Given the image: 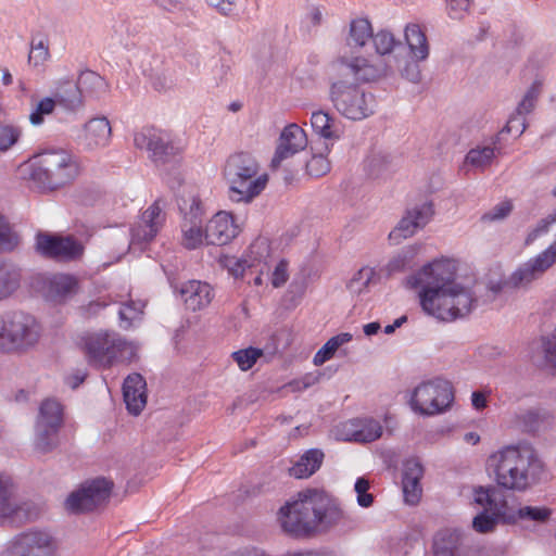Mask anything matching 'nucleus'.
<instances>
[{"label":"nucleus","instance_id":"f8f14e48","mask_svg":"<svg viewBox=\"0 0 556 556\" xmlns=\"http://www.w3.org/2000/svg\"><path fill=\"white\" fill-rule=\"evenodd\" d=\"M456 266L447 258L435 260L414 275L407 278V283L413 288H420L419 293H427L430 290H445L452 286H459L455 282Z\"/></svg>","mask_w":556,"mask_h":556},{"label":"nucleus","instance_id":"412c9836","mask_svg":"<svg viewBox=\"0 0 556 556\" xmlns=\"http://www.w3.org/2000/svg\"><path fill=\"white\" fill-rule=\"evenodd\" d=\"M42 294L46 300L61 304L78 291V279L70 274H53L42 280Z\"/></svg>","mask_w":556,"mask_h":556},{"label":"nucleus","instance_id":"a878e982","mask_svg":"<svg viewBox=\"0 0 556 556\" xmlns=\"http://www.w3.org/2000/svg\"><path fill=\"white\" fill-rule=\"evenodd\" d=\"M175 290L180 294L186 307L193 312L206 307L214 298L213 288L199 280H189L180 288L175 287Z\"/></svg>","mask_w":556,"mask_h":556},{"label":"nucleus","instance_id":"f3484780","mask_svg":"<svg viewBox=\"0 0 556 556\" xmlns=\"http://www.w3.org/2000/svg\"><path fill=\"white\" fill-rule=\"evenodd\" d=\"M37 516L30 503L15 496L14 484L10 477L0 475V518L10 522H24Z\"/></svg>","mask_w":556,"mask_h":556},{"label":"nucleus","instance_id":"a18cd8bd","mask_svg":"<svg viewBox=\"0 0 556 556\" xmlns=\"http://www.w3.org/2000/svg\"><path fill=\"white\" fill-rule=\"evenodd\" d=\"M376 270L372 267L365 266L354 274L346 287L351 293L361 294L367 290L371 283H376Z\"/></svg>","mask_w":556,"mask_h":556},{"label":"nucleus","instance_id":"de8ad7c7","mask_svg":"<svg viewBox=\"0 0 556 556\" xmlns=\"http://www.w3.org/2000/svg\"><path fill=\"white\" fill-rule=\"evenodd\" d=\"M435 556H456L458 547V535L455 533H443L434 540Z\"/></svg>","mask_w":556,"mask_h":556},{"label":"nucleus","instance_id":"e433bc0d","mask_svg":"<svg viewBox=\"0 0 556 556\" xmlns=\"http://www.w3.org/2000/svg\"><path fill=\"white\" fill-rule=\"evenodd\" d=\"M313 130L321 138L327 140H337L341 137L342 130L339 123L327 112H313L311 117Z\"/></svg>","mask_w":556,"mask_h":556},{"label":"nucleus","instance_id":"7ed1b4c3","mask_svg":"<svg viewBox=\"0 0 556 556\" xmlns=\"http://www.w3.org/2000/svg\"><path fill=\"white\" fill-rule=\"evenodd\" d=\"M223 176L228 186V198L236 203H251L266 188L268 175L250 152L230 154L224 165Z\"/></svg>","mask_w":556,"mask_h":556},{"label":"nucleus","instance_id":"338daca9","mask_svg":"<svg viewBox=\"0 0 556 556\" xmlns=\"http://www.w3.org/2000/svg\"><path fill=\"white\" fill-rule=\"evenodd\" d=\"M331 339H329L315 354L313 363L316 366H320L334 355L338 348Z\"/></svg>","mask_w":556,"mask_h":556},{"label":"nucleus","instance_id":"4468645a","mask_svg":"<svg viewBox=\"0 0 556 556\" xmlns=\"http://www.w3.org/2000/svg\"><path fill=\"white\" fill-rule=\"evenodd\" d=\"M112 488L113 483L105 478L86 481L70 494L66 508L73 513L93 510L108 502Z\"/></svg>","mask_w":556,"mask_h":556},{"label":"nucleus","instance_id":"5fc2aeb1","mask_svg":"<svg viewBox=\"0 0 556 556\" xmlns=\"http://www.w3.org/2000/svg\"><path fill=\"white\" fill-rule=\"evenodd\" d=\"M490 510H484L477 515L472 520V528L479 533H488L495 529L497 519L502 518V515H497L494 511L489 514Z\"/></svg>","mask_w":556,"mask_h":556},{"label":"nucleus","instance_id":"dca6fc26","mask_svg":"<svg viewBox=\"0 0 556 556\" xmlns=\"http://www.w3.org/2000/svg\"><path fill=\"white\" fill-rule=\"evenodd\" d=\"M55 549L53 538L40 530L16 535L2 553L4 556H52Z\"/></svg>","mask_w":556,"mask_h":556},{"label":"nucleus","instance_id":"393cba45","mask_svg":"<svg viewBox=\"0 0 556 556\" xmlns=\"http://www.w3.org/2000/svg\"><path fill=\"white\" fill-rule=\"evenodd\" d=\"M382 434V426L372 418H355L342 425V437L345 441L361 443L372 442Z\"/></svg>","mask_w":556,"mask_h":556},{"label":"nucleus","instance_id":"ddd939ff","mask_svg":"<svg viewBox=\"0 0 556 556\" xmlns=\"http://www.w3.org/2000/svg\"><path fill=\"white\" fill-rule=\"evenodd\" d=\"M35 248L41 256L64 263L79 261L85 252L84 244L74 237L48 232L36 235Z\"/></svg>","mask_w":556,"mask_h":556},{"label":"nucleus","instance_id":"b1692460","mask_svg":"<svg viewBox=\"0 0 556 556\" xmlns=\"http://www.w3.org/2000/svg\"><path fill=\"white\" fill-rule=\"evenodd\" d=\"M250 275H255L253 283L255 286L263 285V276L269 277L273 267V257L270 245L266 238H257L250 245Z\"/></svg>","mask_w":556,"mask_h":556},{"label":"nucleus","instance_id":"4d7b16f0","mask_svg":"<svg viewBox=\"0 0 556 556\" xmlns=\"http://www.w3.org/2000/svg\"><path fill=\"white\" fill-rule=\"evenodd\" d=\"M402 485L405 502L409 505L417 504L422 492L420 480L403 479Z\"/></svg>","mask_w":556,"mask_h":556},{"label":"nucleus","instance_id":"0e129e2a","mask_svg":"<svg viewBox=\"0 0 556 556\" xmlns=\"http://www.w3.org/2000/svg\"><path fill=\"white\" fill-rule=\"evenodd\" d=\"M513 205L510 202L505 201L501 202L500 204L495 205L493 208H491L489 212L483 214L482 219L486 222H494V220H501L509 215L511 212Z\"/></svg>","mask_w":556,"mask_h":556},{"label":"nucleus","instance_id":"0eeeda50","mask_svg":"<svg viewBox=\"0 0 556 556\" xmlns=\"http://www.w3.org/2000/svg\"><path fill=\"white\" fill-rule=\"evenodd\" d=\"M78 173L74 156L64 151H48L37 155L31 163V179L42 188L53 190L72 181Z\"/></svg>","mask_w":556,"mask_h":556},{"label":"nucleus","instance_id":"20e7f679","mask_svg":"<svg viewBox=\"0 0 556 556\" xmlns=\"http://www.w3.org/2000/svg\"><path fill=\"white\" fill-rule=\"evenodd\" d=\"M79 345L88 363L109 368L116 363H130L137 357V346L116 332L99 331L81 337Z\"/></svg>","mask_w":556,"mask_h":556},{"label":"nucleus","instance_id":"4be33fe9","mask_svg":"<svg viewBox=\"0 0 556 556\" xmlns=\"http://www.w3.org/2000/svg\"><path fill=\"white\" fill-rule=\"evenodd\" d=\"M239 226L233 216L225 211L217 212L205 226V243L224 245L238 236Z\"/></svg>","mask_w":556,"mask_h":556},{"label":"nucleus","instance_id":"8fccbe9b","mask_svg":"<svg viewBox=\"0 0 556 556\" xmlns=\"http://www.w3.org/2000/svg\"><path fill=\"white\" fill-rule=\"evenodd\" d=\"M144 303L141 301L129 302L124 304L118 312L119 319L123 328H128L131 326V323L136 319H139L141 314L143 313Z\"/></svg>","mask_w":556,"mask_h":556},{"label":"nucleus","instance_id":"79ce46f5","mask_svg":"<svg viewBox=\"0 0 556 556\" xmlns=\"http://www.w3.org/2000/svg\"><path fill=\"white\" fill-rule=\"evenodd\" d=\"M181 244L188 250L200 248L205 242L202 223L181 222Z\"/></svg>","mask_w":556,"mask_h":556},{"label":"nucleus","instance_id":"9d476101","mask_svg":"<svg viewBox=\"0 0 556 556\" xmlns=\"http://www.w3.org/2000/svg\"><path fill=\"white\" fill-rule=\"evenodd\" d=\"M62 424V405L52 399L45 400L39 406L35 424V448L41 453H48L55 448Z\"/></svg>","mask_w":556,"mask_h":556},{"label":"nucleus","instance_id":"6e6552de","mask_svg":"<svg viewBox=\"0 0 556 556\" xmlns=\"http://www.w3.org/2000/svg\"><path fill=\"white\" fill-rule=\"evenodd\" d=\"M330 100L342 116L352 121H362L375 112V97L346 80L340 79L331 85Z\"/></svg>","mask_w":556,"mask_h":556},{"label":"nucleus","instance_id":"a211bd4d","mask_svg":"<svg viewBox=\"0 0 556 556\" xmlns=\"http://www.w3.org/2000/svg\"><path fill=\"white\" fill-rule=\"evenodd\" d=\"M434 215L432 202L426 201L408 207L396 227L390 232L389 238L399 242L414 236L418 230L425 228Z\"/></svg>","mask_w":556,"mask_h":556},{"label":"nucleus","instance_id":"1a4fd4ad","mask_svg":"<svg viewBox=\"0 0 556 556\" xmlns=\"http://www.w3.org/2000/svg\"><path fill=\"white\" fill-rule=\"evenodd\" d=\"M454 401L452 384L443 379L422 381L412 392V409L422 416L446 412Z\"/></svg>","mask_w":556,"mask_h":556},{"label":"nucleus","instance_id":"f257e3e1","mask_svg":"<svg viewBox=\"0 0 556 556\" xmlns=\"http://www.w3.org/2000/svg\"><path fill=\"white\" fill-rule=\"evenodd\" d=\"M283 532L295 538H309L331 529L351 526L352 520L325 492L306 490L278 511Z\"/></svg>","mask_w":556,"mask_h":556},{"label":"nucleus","instance_id":"473e14b6","mask_svg":"<svg viewBox=\"0 0 556 556\" xmlns=\"http://www.w3.org/2000/svg\"><path fill=\"white\" fill-rule=\"evenodd\" d=\"M341 75H352L356 80L369 81L375 79L376 71L368 63V60L362 56L345 58L339 60Z\"/></svg>","mask_w":556,"mask_h":556},{"label":"nucleus","instance_id":"39448f33","mask_svg":"<svg viewBox=\"0 0 556 556\" xmlns=\"http://www.w3.org/2000/svg\"><path fill=\"white\" fill-rule=\"evenodd\" d=\"M41 326L29 313L8 311L0 314V352L21 353L40 340Z\"/></svg>","mask_w":556,"mask_h":556},{"label":"nucleus","instance_id":"13d9d810","mask_svg":"<svg viewBox=\"0 0 556 556\" xmlns=\"http://www.w3.org/2000/svg\"><path fill=\"white\" fill-rule=\"evenodd\" d=\"M251 256H250V250L248 251V254L243 258H228L226 262V266L228 267L229 273L235 277H245L249 275L250 271V263Z\"/></svg>","mask_w":556,"mask_h":556},{"label":"nucleus","instance_id":"6e6d98bb","mask_svg":"<svg viewBox=\"0 0 556 556\" xmlns=\"http://www.w3.org/2000/svg\"><path fill=\"white\" fill-rule=\"evenodd\" d=\"M263 354L262 350L249 348L232 353V358L241 370H249Z\"/></svg>","mask_w":556,"mask_h":556},{"label":"nucleus","instance_id":"7c9ffc66","mask_svg":"<svg viewBox=\"0 0 556 556\" xmlns=\"http://www.w3.org/2000/svg\"><path fill=\"white\" fill-rule=\"evenodd\" d=\"M404 37L409 49L410 59L425 61L429 56V43L419 24L410 23L405 26Z\"/></svg>","mask_w":556,"mask_h":556},{"label":"nucleus","instance_id":"2f4dec72","mask_svg":"<svg viewBox=\"0 0 556 556\" xmlns=\"http://www.w3.org/2000/svg\"><path fill=\"white\" fill-rule=\"evenodd\" d=\"M420 250L421 244L404 247L388 261V263L380 269V274L389 278L395 274L405 271L414 265V260Z\"/></svg>","mask_w":556,"mask_h":556},{"label":"nucleus","instance_id":"4c0bfd02","mask_svg":"<svg viewBox=\"0 0 556 556\" xmlns=\"http://www.w3.org/2000/svg\"><path fill=\"white\" fill-rule=\"evenodd\" d=\"M374 30L368 18L356 17L350 22L346 43L351 48H362L372 38Z\"/></svg>","mask_w":556,"mask_h":556},{"label":"nucleus","instance_id":"052dcab7","mask_svg":"<svg viewBox=\"0 0 556 556\" xmlns=\"http://www.w3.org/2000/svg\"><path fill=\"white\" fill-rule=\"evenodd\" d=\"M556 223V208L547 217L541 219L536 226L528 233L526 244L533 243L539 237L545 235L549 230V226Z\"/></svg>","mask_w":556,"mask_h":556},{"label":"nucleus","instance_id":"58836bf2","mask_svg":"<svg viewBox=\"0 0 556 556\" xmlns=\"http://www.w3.org/2000/svg\"><path fill=\"white\" fill-rule=\"evenodd\" d=\"M552 510L547 507L523 506L515 513L504 514L505 523H516L518 520H532L536 522H545L549 519Z\"/></svg>","mask_w":556,"mask_h":556},{"label":"nucleus","instance_id":"9b49d317","mask_svg":"<svg viewBox=\"0 0 556 556\" xmlns=\"http://www.w3.org/2000/svg\"><path fill=\"white\" fill-rule=\"evenodd\" d=\"M556 263V241L545 251L521 264L506 281L491 283L489 289L498 293L504 287L522 288L540 279Z\"/></svg>","mask_w":556,"mask_h":556},{"label":"nucleus","instance_id":"ea45409f","mask_svg":"<svg viewBox=\"0 0 556 556\" xmlns=\"http://www.w3.org/2000/svg\"><path fill=\"white\" fill-rule=\"evenodd\" d=\"M330 151L328 143H323L321 148L312 147L313 155L306 163V172L309 176L318 178L330 172L331 164L327 159Z\"/></svg>","mask_w":556,"mask_h":556},{"label":"nucleus","instance_id":"c85d7f7f","mask_svg":"<svg viewBox=\"0 0 556 556\" xmlns=\"http://www.w3.org/2000/svg\"><path fill=\"white\" fill-rule=\"evenodd\" d=\"M52 94L58 105L67 112H76L84 105L77 81L68 77H62L54 81Z\"/></svg>","mask_w":556,"mask_h":556},{"label":"nucleus","instance_id":"6ab92c4d","mask_svg":"<svg viewBox=\"0 0 556 556\" xmlns=\"http://www.w3.org/2000/svg\"><path fill=\"white\" fill-rule=\"evenodd\" d=\"M307 146L305 131L296 124H290L281 131L275 154L270 162L273 169H278L282 162L292 157Z\"/></svg>","mask_w":556,"mask_h":556},{"label":"nucleus","instance_id":"37998d69","mask_svg":"<svg viewBox=\"0 0 556 556\" xmlns=\"http://www.w3.org/2000/svg\"><path fill=\"white\" fill-rule=\"evenodd\" d=\"M494 495V489L479 486L473 491V502L484 507L485 510L494 511L495 514H500L504 517V514L507 511V504L506 502H496Z\"/></svg>","mask_w":556,"mask_h":556},{"label":"nucleus","instance_id":"c03bdc74","mask_svg":"<svg viewBox=\"0 0 556 556\" xmlns=\"http://www.w3.org/2000/svg\"><path fill=\"white\" fill-rule=\"evenodd\" d=\"M393 161L387 153L374 152L366 160V170L371 177H382L392 169Z\"/></svg>","mask_w":556,"mask_h":556},{"label":"nucleus","instance_id":"423d86ee","mask_svg":"<svg viewBox=\"0 0 556 556\" xmlns=\"http://www.w3.org/2000/svg\"><path fill=\"white\" fill-rule=\"evenodd\" d=\"M419 301L427 315L442 321L465 317L476 303L471 291L462 285L442 291L430 290L427 293H419Z\"/></svg>","mask_w":556,"mask_h":556},{"label":"nucleus","instance_id":"774afa93","mask_svg":"<svg viewBox=\"0 0 556 556\" xmlns=\"http://www.w3.org/2000/svg\"><path fill=\"white\" fill-rule=\"evenodd\" d=\"M273 287L279 288L283 286L288 278V264L285 260H281L274 268V271L269 275Z\"/></svg>","mask_w":556,"mask_h":556},{"label":"nucleus","instance_id":"c9c22d12","mask_svg":"<svg viewBox=\"0 0 556 556\" xmlns=\"http://www.w3.org/2000/svg\"><path fill=\"white\" fill-rule=\"evenodd\" d=\"M177 205L182 216V222L202 223L205 213L202 201L192 191L184 192L177 198Z\"/></svg>","mask_w":556,"mask_h":556},{"label":"nucleus","instance_id":"2eb2a0df","mask_svg":"<svg viewBox=\"0 0 556 556\" xmlns=\"http://www.w3.org/2000/svg\"><path fill=\"white\" fill-rule=\"evenodd\" d=\"M134 143L138 149L149 152V157L157 166L170 164L174 167L179 163L176 148L161 130L142 128L135 134Z\"/></svg>","mask_w":556,"mask_h":556},{"label":"nucleus","instance_id":"680f3d73","mask_svg":"<svg viewBox=\"0 0 556 556\" xmlns=\"http://www.w3.org/2000/svg\"><path fill=\"white\" fill-rule=\"evenodd\" d=\"M357 493V504L362 507H370L374 503V496L368 493L369 482L365 478H358L354 485Z\"/></svg>","mask_w":556,"mask_h":556},{"label":"nucleus","instance_id":"72a5a7b5","mask_svg":"<svg viewBox=\"0 0 556 556\" xmlns=\"http://www.w3.org/2000/svg\"><path fill=\"white\" fill-rule=\"evenodd\" d=\"M21 269L11 264L0 263V302L12 298L21 287Z\"/></svg>","mask_w":556,"mask_h":556},{"label":"nucleus","instance_id":"c756f323","mask_svg":"<svg viewBox=\"0 0 556 556\" xmlns=\"http://www.w3.org/2000/svg\"><path fill=\"white\" fill-rule=\"evenodd\" d=\"M76 81L83 96V101H85L86 98L100 99L109 91L106 80L98 73L90 70L81 71Z\"/></svg>","mask_w":556,"mask_h":556},{"label":"nucleus","instance_id":"cd10ccee","mask_svg":"<svg viewBox=\"0 0 556 556\" xmlns=\"http://www.w3.org/2000/svg\"><path fill=\"white\" fill-rule=\"evenodd\" d=\"M147 383L140 374L128 375L123 384V395L128 412L139 415L147 404Z\"/></svg>","mask_w":556,"mask_h":556},{"label":"nucleus","instance_id":"49530a36","mask_svg":"<svg viewBox=\"0 0 556 556\" xmlns=\"http://www.w3.org/2000/svg\"><path fill=\"white\" fill-rule=\"evenodd\" d=\"M49 43L45 38L33 39L30 43V52L28 55V63L34 67L43 66L49 60Z\"/></svg>","mask_w":556,"mask_h":556},{"label":"nucleus","instance_id":"aec40b11","mask_svg":"<svg viewBox=\"0 0 556 556\" xmlns=\"http://www.w3.org/2000/svg\"><path fill=\"white\" fill-rule=\"evenodd\" d=\"M165 220L161 201L156 200L141 215L137 225L131 229L130 244L150 242L157 235Z\"/></svg>","mask_w":556,"mask_h":556},{"label":"nucleus","instance_id":"3c124183","mask_svg":"<svg viewBox=\"0 0 556 556\" xmlns=\"http://www.w3.org/2000/svg\"><path fill=\"white\" fill-rule=\"evenodd\" d=\"M22 135L18 126L0 124V152H7L17 143Z\"/></svg>","mask_w":556,"mask_h":556},{"label":"nucleus","instance_id":"a19ab883","mask_svg":"<svg viewBox=\"0 0 556 556\" xmlns=\"http://www.w3.org/2000/svg\"><path fill=\"white\" fill-rule=\"evenodd\" d=\"M21 235L10 223L9 218L0 214V253H10L21 244Z\"/></svg>","mask_w":556,"mask_h":556},{"label":"nucleus","instance_id":"bf43d9fd","mask_svg":"<svg viewBox=\"0 0 556 556\" xmlns=\"http://www.w3.org/2000/svg\"><path fill=\"white\" fill-rule=\"evenodd\" d=\"M231 76V64L227 60H219L218 63L212 68L211 83L213 86L218 87Z\"/></svg>","mask_w":556,"mask_h":556},{"label":"nucleus","instance_id":"603ef678","mask_svg":"<svg viewBox=\"0 0 556 556\" xmlns=\"http://www.w3.org/2000/svg\"><path fill=\"white\" fill-rule=\"evenodd\" d=\"M376 52L380 55L389 54L393 51V49L400 45L399 41L395 40L392 33L389 30H380L376 35H372L371 38Z\"/></svg>","mask_w":556,"mask_h":556},{"label":"nucleus","instance_id":"69168bd1","mask_svg":"<svg viewBox=\"0 0 556 556\" xmlns=\"http://www.w3.org/2000/svg\"><path fill=\"white\" fill-rule=\"evenodd\" d=\"M424 476V468L416 458L407 459L404 463L403 479L420 480Z\"/></svg>","mask_w":556,"mask_h":556},{"label":"nucleus","instance_id":"f03ea898","mask_svg":"<svg viewBox=\"0 0 556 556\" xmlns=\"http://www.w3.org/2000/svg\"><path fill=\"white\" fill-rule=\"evenodd\" d=\"M486 469L500 488L522 493L540 481L544 465L531 446L508 445L488 457Z\"/></svg>","mask_w":556,"mask_h":556},{"label":"nucleus","instance_id":"bb28decb","mask_svg":"<svg viewBox=\"0 0 556 556\" xmlns=\"http://www.w3.org/2000/svg\"><path fill=\"white\" fill-rule=\"evenodd\" d=\"M500 141V134H496L486 143L471 148L465 156L464 165L470 166L475 170H485L502 152Z\"/></svg>","mask_w":556,"mask_h":556},{"label":"nucleus","instance_id":"864d4df0","mask_svg":"<svg viewBox=\"0 0 556 556\" xmlns=\"http://www.w3.org/2000/svg\"><path fill=\"white\" fill-rule=\"evenodd\" d=\"M56 105L58 103L52 97L41 99L29 115L31 125H41L43 123V116L52 114Z\"/></svg>","mask_w":556,"mask_h":556},{"label":"nucleus","instance_id":"f704fd0d","mask_svg":"<svg viewBox=\"0 0 556 556\" xmlns=\"http://www.w3.org/2000/svg\"><path fill=\"white\" fill-rule=\"evenodd\" d=\"M324 453L318 448L305 452L301 458L289 469L290 476L304 479L315 473L321 466Z\"/></svg>","mask_w":556,"mask_h":556},{"label":"nucleus","instance_id":"09e8293b","mask_svg":"<svg viewBox=\"0 0 556 556\" xmlns=\"http://www.w3.org/2000/svg\"><path fill=\"white\" fill-rule=\"evenodd\" d=\"M541 81L535 80L532 83L530 88L527 90L522 100L519 102L516 112L526 117L527 114L531 113L536 104L538 98L541 92Z\"/></svg>","mask_w":556,"mask_h":556},{"label":"nucleus","instance_id":"e2e57ef3","mask_svg":"<svg viewBox=\"0 0 556 556\" xmlns=\"http://www.w3.org/2000/svg\"><path fill=\"white\" fill-rule=\"evenodd\" d=\"M526 117L516 112L509 117L507 124L498 134L500 136L503 132L515 134L516 136H520L526 130Z\"/></svg>","mask_w":556,"mask_h":556},{"label":"nucleus","instance_id":"5701e85b","mask_svg":"<svg viewBox=\"0 0 556 556\" xmlns=\"http://www.w3.org/2000/svg\"><path fill=\"white\" fill-rule=\"evenodd\" d=\"M112 136L110 121L105 116H97L87 121L79 137L80 144L89 151L109 146Z\"/></svg>","mask_w":556,"mask_h":556}]
</instances>
